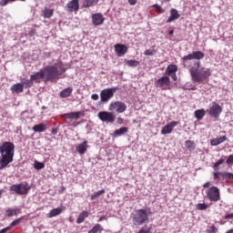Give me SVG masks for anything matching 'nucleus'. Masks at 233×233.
Segmentation results:
<instances>
[{
  "label": "nucleus",
  "instance_id": "f257e3e1",
  "mask_svg": "<svg viewBox=\"0 0 233 233\" xmlns=\"http://www.w3.org/2000/svg\"><path fill=\"white\" fill-rule=\"evenodd\" d=\"M15 146L12 142H4L0 145V154L2 158L0 159V170L8 167L12 161H14V152Z\"/></svg>",
  "mask_w": 233,
  "mask_h": 233
},
{
  "label": "nucleus",
  "instance_id": "f03ea898",
  "mask_svg": "<svg viewBox=\"0 0 233 233\" xmlns=\"http://www.w3.org/2000/svg\"><path fill=\"white\" fill-rule=\"evenodd\" d=\"M131 219L135 227H141V225H145L148 221V213L147 209H137L131 214Z\"/></svg>",
  "mask_w": 233,
  "mask_h": 233
},
{
  "label": "nucleus",
  "instance_id": "7ed1b4c3",
  "mask_svg": "<svg viewBox=\"0 0 233 233\" xmlns=\"http://www.w3.org/2000/svg\"><path fill=\"white\" fill-rule=\"evenodd\" d=\"M46 81H54L59 79V69L55 66H47L43 68Z\"/></svg>",
  "mask_w": 233,
  "mask_h": 233
},
{
  "label": "nucleus",
  "instance_id": "20e7f679",
  "mask_svg": "<svg viewBox=\"0 0 233 233\" xmlns=\"http://www.w3.org/2000/svg\"><path fill=\"white\" fill-rule=\"evenodd\" d=\"M28 190H30V186L28 183L16 184L10 187V191L18 194V196H25L28 194Z\"/></svg>",
  "mask_w": 233,
  "mask_h": 233
},
{
  "label": "nucleus",
  "instance_id": "39448f33",
  "mask_svg": "<svg viewBox=\"0 0 233 233\" xmlns=\"http://www.w3.org/2000/svg\"><path fill=\"white\" fill-rule=\"evenodd\" d=\"M117 92V87L106 88L101 91L100 93V101L101 103H108V100L114 97V94Z\"/></svg>",
  "mask_w": 233,
  "mask_h": 233
},
{
  "label": "nucleus",
  "instance_id": "423d86ee",
  "mask_svg": "<svg viewBox=\"0 0 233 233\" xmlns=\"http://www.w3.org/2000/svg\"><path fill=\"white\" fill-rule=\"evenodd\" d=\"M207 196L209 201H219V199H221V195L218 187L213 186L209 187L207 191Z\"/></svg>",
  "mask_w": 233,
  "mask_h": 233
},
{
  "label": "nucleus",
  "instance_id": "0eeeda50",
  "mask_svg": "<svg viewBox=\"0 0 233 233\" xmlns=\"http://www.w3.org/2000/svg\"><path fill=\"white\" fill-rule=\"evenodd\" d=\"M207 112L211 116V117L218 119L221 112H223V108L221 106H219V104L213 102L212 106L209 107V109L207 110Z\"/></svg>",
  "mask_w": 233,
  "mask_h": 233
},
{
  "label": "nucleus",
  "instance_id": "6e6552de",
  "mask_svg": "<svg viewBox=\"0 0 233 233\" xmlns=\"http://www.w3.org/2000/svg\"><path fill=\"white\" fill-rule=\"evenodd\" d=\"M98 119L103 121V123H114L116 121V116H114V113L101 111L98 113Z\"/></svg>",
  "mask_w": 233,
  "mask_h": 233
},
{
  "label": "nucleus",
  "instance_id": "1a4fd4ad",
  "mask_svg": "<svg viewBox=\"0 0 233 233\" xmlns=\"http://www.w3.org/2000/svg\"><path fill=\"white\" fill-rule=\"evenodd\" d=\"M109 110H116L118 114H123L127 110V104L120 101L111 103Z\"/></svg>",
  "mask_w": 233,
  "mask_h": 233
},
{
  "label": "nucleus",
  "instance_id": "9d476101",
  "mask_svg": "<svg viewBox=\"0 0 233 233\" xmlns=\"http://www.w3.org/2000/svg\"><path fill=\"white\" fill-rule=\"evenodd\" d=\"M199 66H200V62L197 61L194 63V66L190 68V76L192 81H201V77H198V75L199 74Z\"/></svg>",
  "mask_w": 233,
  "mask_h": 233
},
{
  "label": "nucleus",
  "instance_id": "9b49d317",
  "mask_svg": "<svg viewBox=\"0 0 233 233\" xmlns=\"http://www.w3.org/2000/svg\"><path fill=\"white\" fill-rule=\"evenodd\" d=\"M203 57H205V54L201 51H195L187 56H185L183 57L184 61H190L192 59H203Z\"/></svg>",
  "mask_w": 233,
  "mask_h": 233
},
{
  "label": "nucleus",
  "instance_id": "f8f14e48",
  "mask_svg": "<svg viewBox=\"0 0 233 233\" xmlns=\"http://www.w3.org/2000/svg\"><path fill=\"white\" fill-rule=\"evenodd\" d=\"M175 127H177V122H170L162 128L161 134H163V136H167V134H172V130H174Z\"/></svg>",
  "mask_w": 233,
  "mask_h": 233
},
{
  "label": "nucleus",
  "instance_id": "ddd939ff",
  "mask_svg": "<svg viewBox=\"0 0 233 233\" xmlns=\"http://www.w3.org/2000/svg\"><path fill=\"white\" fill-rule=\"evenodd\" d=\"M105 22V17L101 15V13L92 15V23L95 26H99V25H103Z\"/></svg>",
  "mask_w": 233,
  "mask_h": 233
},
{
  "label": "nucleus",
  "instance_id": "4468645a",
  "mask_svg": "<svg viewBox=\"0 0 233 233\" xmlns=\"http://www.w3.org/2000/svg\"><path fill=\"white\" fill-rule=\"evenodd\" d=\"M115 50L118 56V57H123L127 52H128V47L125 45L116 44L115 45Z\"/></svg>",
  "mask_w": 233,
  "mask_h": 233
},
{
  "label": "nucleus",
  "instance_id": "2eb2a0df",
  "mask_svg": "<svg viewBox=\"0 0 233 233\" xmlns=\"http://www.w3.org/2000/svg\"><path fill=\"white\" fill-rule=\"evenodd\" d=\"M210 69H207L206 71H199L198 74V79L200 77L201 80H193L194 83H203V81H205V79H207V77L210 76Z\"/></svg>",
  "mask_w": 233,
  "mask_h": 233
},
{
  "label": "nucleus",
  "instance_id": "dca6fc26",
  "mask_svg": "<svg viewBox=\"0 0 233 233\" xmlns=\"http://www.w3.org/2000/svg\"><path fill=\"white\" fill-rule=\"evenodd\" d=\"M45 76V71L44 69H41L40 71L31 75V81H35V83H40L41 79H43Z\"/></svg>",
  "mask_w": 233,
  "mask_h": 233
},
{
  "label": "nucleus",
  "instance_id": "f3484780",
  "mask_svg": "<svg viewBox=\"0 0 233 233\" xmlns=\"http://www.w3.org/2000/svg\"><path fill=\"white\" fill-rule=\"evenodd\" d=\"M181 15L177 12V9L172 8L170 10V16L167 18V23H172V21H176V19H179Z\"/></svg>",
  "mask_w": 233,
  "mask_h": 233
},
{
  "label": "nucleus",
  "instance_id": "a211bd4d",
  "mask_svg": "<svg viewBox=\"0 0 233 233\" xmlns=\"http://www.w3.org/2000/svg\"><path fill=\"white\" fill-rule=\"evenodd\" d=\"M165 85H170V78L168 76H162L156 81V86H165Z\"/></svg>",
  "mask_w": 233,
  "mask_h": 233
},
{
  "label": "nucleus",
  "instance_id": "6ab92c4d",
  "mask_svg": "<svg viewBox=\"0 0 233 233\" xmlns=\"http://www.w3.org/2000/svg\"><path fill=\"white\" fill-rule=\"evenodd\" d=\"M67 8H69L71 12H73L74 10L75 12H77V10H79V0H72L71 2H69L67 4Z\"/></svg>",
  "mask_w": 233,
  "mask_h": 233
},
{
  "label": "nucleus",
  "instance_id": "aec40b11",
  "mask_svg": "<svg viewBox=\"0 0 233 233\" xmlns=\"http://www.w3.org/2000/svg\"><path fill=\"white\" fill-rule=\"evenodd\" d=\"M81 116H85L81 112H71V113H66L64 115V117H66V119H79Z\"/></svg>",
  "mask_w": 233,
  "mask_h": 233
},
{
  "label": "nucleus",
  "instance_id": "412c9836",
  "mask_svg": "<svg viewBox=\"0 0 233 233\" xmlns=\"http://www.w3.org/2000/svg\"><path fill=\"white\" fill-rule=\"evenodd\" d=\"M87 148H88V142L84 141L82 144H79L76 147V152L78 154H85L86 152Z\"/></svg>",
  "mask_w": 233,
  "mask_h": 233
},
{
  "label": "nucleus",
  "instance_id": "4be33fe9",
  "mask_svg": "<svg viewBox=\"0 0 233 233\" xmlns=\"http://www.w3.org/2000/svg\"><path fill=\"white\" fill-rule=\"evenodd\" d=\"M25 89V85L23 84H15L13 86H11V92L13 94H21L23 90Z\"/></svg>",
  "mask_w": 233,
  "mask_h": 233
},
{
  "label": "nucleus",
  "instance_id": "5701e85b",
  "mask_svg": "<svg viewBox=\"0 0 233 233\" xmlns=\"http://www.w3.org/2000/svg\"><path fill=\"white\" fill-rule=\"evenodd\" d=\"M128 132V127H120L119 129H116L112 134L113 137H119V136H125Z\"/></svg>",
  "mask_w": 233,
  "mask_h": 233
},
{
  "label": "nucleus",
  "instance_id": "b1692460",
  "mask_svg": "<svg viewBox=\"0 0 233 233\" xmlns=\"http://www.w3.org/2000/svg\"><path fill=\"white\" fill-rule=\"evenodd\" d=\"M17 214H21V210L19 208H8L6 210L7 218H13V216H17Z\"/></svg>",
  "mask_w": 233,
  "mask_h": 233
},
{
  "label": "nucleus",
  "instance_id": "393cba45",
  "mask_svg": "<svg viewBox=\"0 0 233 233\" xmlns=\"http://www.w3.org/2000/svg\"><path fill=\"white\" fill-rule=\"evenodd\" d=\"M73 88L72 87H66V89L62 90L60 92V97H70V96L72 95L73 92Z\"/></svg>",
  "mask_w": 233,
  "mask_h": 233
},
{
  "label": "nucleus",
  "instance_id": "a878e982",
  "mask_svg": "<svg viewBox=\"0 0 233 233\" xmlns=\"http://www.w3.org/2000/svg\"><path fill=\"white\" fill-rule=\"evenodd\" d=\"M86 218H88V211H82L76 219V223L81 225V223H83Z\"/></svg>",
  "mask_w": 233,
  "mask_h": 233
},
{
  "label": "nucleus",
  "instance_id": "bb28decb",
  "mask_svg": "<svg viewBox=\"0 0 233 233\" xmlns=\"http://www.w3.org/2000/svg\"><path fill=\"white\" fill-rule=\"evenodd\" d=\"M61 212H63V208H54L48 213L47 218H56V216H59Z\"/></svg>",
  "mask_w": 233,
  "mask_h": 233
},
{
  "label": "nucleus",
  "instance_id": "cd10ccee",
  "mask_svg": "<svg viewBox=\"0 0 233 233\" xmlns=\"http://www.w3.org/2000/svg\"><path fill=\"white\" fill-rule=\"evenodd\" d=\"M176 72H177V66L176 65H169L166 69V73L167 76L175 74Z\"/></svg>",
  "mask_w": 233,
  "mask_h": 233
},
{
  "label": "nucleus",
  "instance_id": "c85d7f7f",
  "mask_svg": "<svg viewBox=\"0 0 233 233\" xmlns=\"http://www.w3.org/2000/svg\"><path fill=\"white\" fill-rule=\"evenodd\" d=\"M97 3H99V0H84L83 6L84 8H89V6H94Z\"/></svg>",
  "mask_w": 233,
  "mask_h": 233
},
{
  "label": "nucleus",
  "instance_id": "c756f323",
  "mask_svg": "<svg viewBox=\"0 0 233 233\" xmlns=\"http://www.w3.org/2000/svg\"><path fill=\"white\" fill-rule=\"evenodd\" d=\"M34 132H45L46 130V125L38 124L33 127Z\"/></svg>",
  "mask_w": 233,
  "mask_h": 233
},
{
  "label": "nucleus",
  "instance_id": "7c9ffc66",
  "mask_svg": "<svg viewBox=\"0 0 233 233\" xmlns=\"http://www.w3.org/2000/svg\"><path fill=\"white\" fill-rule=\"evenodd\" d=\"M195 117L198 120L203 119L205 117V109H198L195 111Z\"/></svg>",
  "mask_w": 233,
  "mask_h": 233
},
{
  "label": "nucleus",
  "instance_id": "2f4dec72",
  "mask_svg": "<svg viewBox=\"0 0 233 233\" xmlns=\"http://www.w3.org/2000/svg\"><path fill=\"white\" fill-rule=\"evenodd\" d=\"M126 64L132 68H136V66H139V61L137 60H127Z\"/></svg>",
  "mask_w": 233,
  "mask_h": 233
},
{
  "label": "nucleus",
  "instance_id": "473e14b6",
  "mask_svg": "<svg viewBox=\"0 0 233 233\" xmlns=\"http://www.w3.org/2000/svg\"><path fill=\"white\" fill-rule=\"evenodd\" d=\"M105 192H106L105 189H101L97 192H95L94 195L91 196V201L97 199V198H99V196H103V194H105Z\"/></svg>",
  "mask_w": 233,
  "mask_h": 233
},
{
  "label": "nucleus",
  "instance_id": "72a5a7b5",
  "mask_svg": "<svg viewBox=\"0 0 233 233\" xmlns=\"http://www.w3.org/2000/svg\"><path fill=\"white\" fill-rule=\"evenodd\" d=\"M102 230H103V227H101V224H96L89 231H91V233H96V232H101Z\"/></svg>",
  "mask_w": 233,
  "mask_h": 233
},
{
  "label": "nucleus",
  "instance_id": "f704fd0d",
  "mask_svg": "<svg viewBox=\"0 0 233 233\" xmlns=\"http://www.w3.org/2000/svg\"><path fill=\"white\" fill-rule=\"evenodd\" d=\"M196 208H197V210H207V208H208V204L199 203L196 206Z\"/></svg>",
  "mask_w": 233,
  "mask_h": 233
},
{
  "label": "nucleus",
  "instance_id": "c9c22d12",
  "mask_svg": "<svg viewBox=\"0 0 233 233\" xmlns=\"http://www.w3.org/2000/svg\"><path fill=\"white\" fill-rule=\"evenodd\" d=\"M44 15H45V17H47V18L52 17V15H54V10H52V9H46L44 11Z\"/></svg>",
  "mask_w": 233,
  "mask_h": 233
},
{
  "label": "nucleus",
  "instance_id": "e433bc0d",
  "mask_svg": "<svg viewBox=\"0 0 233 233\" xmlns=\"http://www.w3.org/2000/svg\"><path fill=\"white\" fill-rule=\"evenodd\" d=\"M24 85H25V88H30V86H34V80H32V76H30V79H27L24 82Z\"/></svg>",
  "mask_w": 233,
  "mask_h": 233
},
{
  "label": "nucleus",
  "instance_id": "4c0bfd02",
  "mask_svg": "<svg viewBox=\"0 0 233 233\" xmlns=\"http://www.w3.org/2000/svg\"><path fill=\"white\" fill-rule=\"evenodd\" d=\"M223 179H233V174L228 172H222Z\"/></svg>",
  "mask_w": 233,
  "mask_h": 233
},
{
  "label": "nucleus",
  "instance_id": "58836bf2",
  "mask_svg": "<svg viewBox=\"0 0 233 233\" xmlns=\"http://www.w3.org/2000/svg\"><path fill=\"white\" fill-rule=\"evenodd\" d=\"M45 167L43 162L35 161V170H41Z\"/></svg>",
  "mask_w": 233,
  "mask_h": 233
},
{
  "label": "nucleus",
  "instance_id": "ea45409f",
  "mask_svg": "<svg viewBox=\"0 0 233 233\" xmlns=\"http://www.w3.org/2000/svg\"><path fill=\"white\" fill-rule=\"evenodd\" d=\"M153 7L156 8L157 12H159V14L165 13V9L157 4L154 5Z\"/></svg>",
  "mask_w": 233,
  "mask_h": 233
},
{
  "label": "nucleus",
  "instance_id": "a19ab883",
  "mask_svg": "<svg viewBox=\"0 0 233 233\" xmlns=\"http://www.w3.org/2000/svg\"><path fill=\"white\" fill-rule=\"evenodd\" d=\"M138 233H151L150 232V228L148 227H143L139 231Z\"/></svg>",
  "mask_w": 233,
  "mask_h": 233
},
{
  "label": "nucleus",
  "instance_id": "79ce46f5",
  "mask_svg": "<svg viewBox=\"0 0 233 233\" xmlns=\"http://www.w3.org/2000/svg\"><path fill=\"white\" fill-rule=\"evenodd\" d=\"M210 143L212 147H218L219 145L218 138L211 139Z\"/></svg>",
  "mask_w": 233,
  "mask_h": 233
},
{
  "label": "nucleus",
  "instance_id": "37998d69",
  "mask_svg": "<svg viewBox=\"0 0 233 233\" xmlns=\"http://www.w3.org/2000/svg\"><path fill=\"white\" fill-rule=\"evenodd\" d=\"M222 174H223V172H215L213 174L214 179H219V177H222Z\"/></svg>",
  "mask_w": 233,
  "mask_h": 233
},
{
  "label": "nucleus",
  "instance_id": "c03bdc74",
  "mask_svg": "<svg viewBox=\"0 0 233 233\" xmlns=\"http://www.w3.org/2000/svg\"><path fill=\"white\" fill-rule=\"evenodd\" d=\"M227 165H232L233 163V154L230 155L228 159L226 160Z\"/></svg>",
  "mask_w": 233,
  "mask_h": 233
},
{
  "label": "nucleus",
  "instance_id": "a18cd8bd",
  "mask_svg": "<svg viewBox=\"0 0 233 233\" xmlns=\"http://www.w3.org/2000/svg\"><path fill=\"white\" fill-rule=\"evenodd\" d=\"M217 139L218 140L219 145H221V143H225V141H227V137L223 136V137H218Z\"/></svg>",
  "mask_w": 233,
  "mask_h": 233
},
{
  "label": "nucleus",
  "instance_id": "49530a36",
  "mask_svg": "<svg viewBox=\"0 0 233 233\" xmlns=\"http://www.w3.org/2000/svg\"><path fill=\"white\" fill-rule=\"evenodd\" d=\"M22 218H17L15 220H14L11 225L9 226L10 228H12V227H15V225H17L20 221H21Z\"/></svg>",
  "mask_w": 233,
  "mask_h": 233
},
{
  "label": "nucleus",
  "instance_id": "de8ad7c7",
  "mask_svg": "<svg viewBox=\"0 0 233 233\" xmlns=\"http://www.w3.org/2000/svg\"><path fill=\"white\" fill-rule=\"evenodd\" d=\"M192 145H194V142H192L191 140H187L186 141L187 148H192Z\"/></svg>",
  "mask_w": 233,
  "mask_h": 233
},
{
  "label": "nucleus",
  "instance_id": "09e8293b",
  "mask_svg": "<svg viewBox=\"0 0 233 233\" xmlns=\"http://www.w3.org/2000/svg\"><path fill=\"white\" fill-rule=\"evenodd\" d=\"M144 55L145 56H154V51H152L151 49H147L145 51Z\"/></svg>",
  "mask_w": 233,
  "mask_h": 233
},
{
  "label": "nucleus",
  "instance_id": "8fccbe9b",
  "mask_svg": "<svg viewBox=\"0 0 233 233\" xmlns=\"http://www.w3.org/2000/svg\"><path fill=\"white\" fill-rule=\"evenodd\" d=\"M7 3H10V1L9 0H1L0 6H6Z\"/></svg>",
  "mask_w": 233,
  "mask_h": 233
},
{
  "label": "nucleus",
  "instance_id": "3c124183",
  "mask_svg": "<svg viewBox=\"0 0 233 233\" xmlns=\"http://www.w3.org/2000/svg\"><path fill=\"white\" fill-rule=\"evenodd\" d=\"M91 99H93L94 101H97V99H99V95H97V94L92 95Z\"/></svg>",
  "mask_w": 233,
  "mask_h": 233
},
{
  "label": "nucleus",
  "instance_id": "603ef678",
  "mask_svg": "<svg viewBox=\"0 0 233 233\" xmlns=\"http://www.w3.org/2000/svg\"><path fill=\"white\" fill-rule=\"evenodd\" d=\"M170 77H172L173 81H177V76H176V73H171V75H167Z\"/></svg>",
  "mask_w": 233,
  "mask_h": 233
},
{
  "label": "nucleus",
  "instance_id": "864d4df0",
  "mask_svg": "<svg viewBox=\"0 0 233 233\" xmlns=\"http://www.w3.org/2000/svg\"><path fill=\"white\" fill-rule=\"evenodd\" d=\"M35 34H37V32L35 31V29H32L30 32H29V35L31 37H34V35H35Z\"/></svg>",
  "mask_w": 233,
  "mask_h": 233
},
{
  "label": "nucleus",
  "instance_id": "5fc2aeb1",
  "mask_svg": "<svg viewBox=\"0 0 233 233\" xmlns=\"http://www.w3.org/2000/svg\"><path fill=\"white\" fill-rule=\"evenodd\" d=\"M127 2L129 3V5H131V6H134V5H137V0H127Z\"/></svg>",
  "mask_w": 233,
  "mask_h": 233
},
{
  "label": "nucleus",
  "instance_id": "6e6d98bb",
  "mask_svg": "<svg viewBox=\"0 0 233 233\" xmlns=\"http://www.w3.org/2000/svg\"><path fill=\"white\" fill-rule=\"evenodd\" d=\"M232 218H233V213L228 214V215H226V216L224 217V219H232Z\"/></svg>",
  "mask_w": 233,
  "mask_h": 233
},
{
  "label": "nucleus",
  "instance_id": "4d7b16f0",
  "mask_svg": "<svg viewBox=\"0 0 233 233\" xmlns=\"http://www.w3.org/2000/svg\"><path fill=\"white\" fill-rule=\"evenodd\" d=\"M65 72H66V67H60L59 74H61V76H63V74H65Z\"/></svg>",
  "mask_w": 233,
  "mask_h": 233
},
{
  "label": "nucleus",
  "instance_id": "13d9d810",
  "mask_svg": "<svg viewBox=\"0 0 233 233\" xmlns=\"http://www.w3.org/2000/svg\"><path fill=\"white\" fill-rule=\"evenodd\" d=\"M57 132H59V129H57V128H53L51 130V133L53 134V136H56L57 134Z\"/></svg>",
  "mask_w": 233,
  "mask_h": 233
},
{
  "label": "nucleus",
  "instance_id": "bf43d9fd",
  "mask_svg": "<svg viewBox=\"0 0 233 233\" xmlns=\"http://www.w3.org/2000/svg\"><path fill=\"white\" fill-rule=\"evenodd\" d=\"M8 230H10V227L1 229L0 233H5V232H8Z\"/></svg>",
  "mask_w": 233,
  "mask_h": 233
},
{
  "label": "nucleus",
  "instance_id": "052dcab7",
  "mask_svg": "<svg viewBox=\"0 0 233 233\" xmlns=\"http://www.w3.org/2000/svg\"><path fill=\"white\" fill-rule=\"evenodd\" d=\"M209 232H210V233H212V232H213V233H216V226H214V225L211 226V227H210V229H209Z\"/></svg>",
  "mask_w": 233,
  "mask_h": 233
},
{
  "label": "nucleus",
  "instance_id": "680f3d73",
  "mask_svg": "<svg viewBox=\"0 0 233 233\" xmlns=\"http://www.w3.org/2000/svg\"><path fill=\"white\" fill-rule=\"evenodd\" d=\"M117 123H118V125H123V123H125V120L121 117H118L117 118Z\"/></svg>",
  "mask_w": 233,
  "mask_h": 233
},
{
  "label": "nucleus",
  "instance_id": "e2e57ef3",
  "mask_svg": "<svg viewBox=\"0 0 233 233\" xmlns=\"http://www.w3.org/2000/svg\"><path fill=\"white\" fill-rule=\"evenodd\" d=\"M204 188H208V187H210V182H206L204 185H203Z\"/></svg>",
  "mask_w": 233,
  "mask_h": 233
},
{
  "label": "nucleus",
  "instance_id": "0e129e2a",
  "mask_svg": "<svg viewBox=\"0 0 233 233\" xmlns=\"http://www.w3.org/2000/svg\"><path fill=\"white\" fill-rule=\"evenodd\" d=\"M218 167H219V166H217V164H214L213 168H214V170H215L216 172H218V170H219Z\"/></svg>",
  "mask_w": 233,
  "mask_h": 233
},
{
  "label": "nucleus",
  "instance_id": "69168bd1",
  "mask_svg": "<svg viewBox=\"0 0 233 233\" xmlns=\"http://www.w3.org/2000/svg\"><path fill=\"white\" fill-rule=\"evenodd\" d=\"M218 163H219L220 165H223V163H225V159L223 158H220Z\"/></svg>",
  "mask_w": 233,
  "mask_h": 233
},
{
  "label": "nucleus",
  "instance_id": "338daca9",
  "mask_svg": "<svg viewBox=\"0 0 233 233\" xmlns=\"http://www.w3.org/2000/svg\"><path fill=\"white\" fill-rule=\"evenodd\" d=\"M105 219H106V217L102 216V217H100V218L98 219V221H103V220H105Z\"/></svg>",
  "mask_w": 233,
  "mask_h": 233
},
{
  "label": "nucleus",
  "instance_id": "774afa93",
  "mask_svg": "<svg viewBox=\"0 0 233 233\" xmlns=\"http://www.w3.org/2000/svg\"><path fill=\"white\" fill-rule=\"evenodd\" d=\"M168 34H169V35H174V30H170V31L168 32Z\"/></svg>",
  "mask_w": 233,
  "mask_h": 233
}]
</instances>
